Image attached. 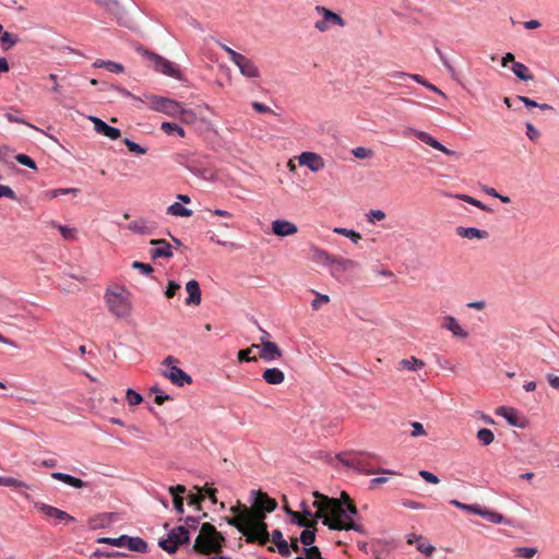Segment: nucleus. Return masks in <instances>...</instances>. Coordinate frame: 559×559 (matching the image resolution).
<instances>
[{"mask_svg":"<svg viewBox=\"0 0 559 559\" xmlns=\"http://www.w3.org/2000/svg\"><path fill=\"white\" fill-rule=\"evenodd\" d=\"M254 496L251 507H247L241 502L230 508L231 518H226V522L236 527L249 544L258 543L266 545L270 540L267 525L264 522L265 514L273 512L277 508L275 499L269 497L263 491H252Z\"/></svg>","mask_w":559,"mask_h":559,"instance_id":"obj_1","label":"nucleus"},{"mask_svg":"<svg viewBox=\"0 0 559 559\" xmlns=\"http://www.w3.org/2000/svg\"><path fill=\"white\" fill-rule=\"evenodd\" d=\"M313 496L316 497L313 507L318 509L314 516L317 519L323 518L324 525L335 531L354 530L362 533L361 526L356 524L353 520L349 518L348 520L342 519L345 514V510L338 499L329 498L318 491H314Z\"/></svg>","mask_w":559,"mask_h":559,"instance_id":"obj_2","label":"nucleus"},{"mask_svg":"<svg viewBox=\"0 0 559 559\" xmlns=\"http://www.w3.org/2000/svg\"><path fill=\"white\" fill-rule=\"evenodd\" d=\"M108 310L117 318H128L131 314V293L123 286L108 288L105 293Z\"/></svg>","mask_w":559,"mask_h":559,"instance_id":"obj_3","label":"nucleus"},{"mask_svg":"<svg viewBox=\"0 0 559 559\" xmlns=\"http://www.w3.org/2000/svg\"><path fill=\"white\" fill-rule=\"evenodd\" d=\"M224 537L214 525L204 523L201 526L200 534L193 545V550L203 555L218 552L222 548Z\"/></svg>","mask_w":559,"mask_h":559,"instance_id":"obj_4","label":"nucleus"},{"mask_svg":"<svg viewBox=\"0 0 559 559\" xmlns=\"http://www.w3.org/2000/svg\"><path fill=\"white\" fill-rule=\"evenodd\" d=\"M177 362H178L177 358H175L174 356H167L164 359V361L162 362V365L164 367L162 370L163 376L165 378H167L168 380H170V382L173 384L178 385V386L191 384L192 378L187 372H185L182 369L177 367L176 366Z\"/></svg>","mask_w":559,"mask_h":559,"instance_id":"obj_5","label":"nucleus"},{"mask_svg":"<svg viewBox=\"0 0 559 559\" xmlns=\"http://www.w3.org/2000/svg\"><path fill=\"white\" fill-rule=\"evenodd\" d=\"M312 260L316 263H321L323 265H334L337 271H347L354 267V261L349 259L336 258L330 254L328 251L320 249L318 247H312Z\"/></svg>","mask_w":559,"mask_h":559,"instance_id":"obj_6","label":"nucleus"},{"mask_svg":"<svg viewBox=\"0 0 559 559\" xmlns=\"http://www.w3.org/2000/svg\"><path fill=\"white\" fill-rule=\"evenodd\" d=\"M314 11L322 16L321 20L314 23V28L320 33H325L333 26L344 27L346 25L345 20L340 14L323 5H317Z\"/></svg>","mask_w":559,"mask_h":559,"instance_id":"obj_7","label":"nucleus"},{"mask_svg":"<svg viewBox=\"0 0 559 559\" xmlns=\"http://www.w3.org/2000/svg\"><path fill=\"white\" fill-rule=\"evenodd\" d=\"M190 539L186 526H178L171 530L166 539L159 542V546L168 554H175L180 545L187 544Z\"/></svg>","mask_w":559,"mask_h":559,"instance_id":"obj_8","label":"nucleus"},{"mask_svg":"<svg viewBox=\"0 0 559 559\" xmlns=\"http://www.w3.org/2000/svg\"><path fill=\"white\" fill-rule=\"evenodd\" d=\"M139 51H141L143 56H145L152 62V66L156 71L175 79L180 78L179 69L171 61L163 58L159 55L144 50L142 48L139 49Z\"/></svg>","mask_w":559,"mask_h":559,"instance_id":"obj_9","label":"nucleus"},{"mask_svg":"<svg viewBox=\"0 0 559 559\" xmlns=\"http://www.w3.org/2000/svg\"><path fill=\"white\" fill-rule=\"evenodd\" d=\"M151 108L155 111L163 112L167 116L177 118L182 112V106L180 103L163 97V96H151Z\"/></svg>","mask_w":559,"mask_h":559,"instance_id":"obj_10","label":"nucleus"},{"mask_svg":"<svg viewBox=\"0 0 559 559\" xmlns=\"http://www.w3.org/2000/svg\"><path fill=\"white\" fill-rule=\"evenodd\" d=\"M374 455L371 454V453H365V454H355V466L354 468L366 474V475H371V474H377V473H382V474H388V475H396V473L394 471H391V469H380V471H376L373 468H369V463H368V459L370 457H373Z\"/></svg>","mask_w":559,"mask_h":559,"instance_id":"obj_11","label":"nucleus"},{"mask_svg":"<svg viewBox=\"0 0 559 559\" xmlns=\"http://www.w3.org/2000/svg\"><path fill=\"white\" fill-rule=\"evenodd\" d=\"M258 348H260V358L265 361H273L283 356L281 348L270 340H262V344Z\"/></svg>","mask_w":559,"mask_h":559,"instance_id":"obj_12","label":"nucleus"},{"mask_svg":"<svg viewBox=\"0 0 559 559\" xmlns=\"http://www.w3.org/2000/svg\"><path fill=\"white\" fill-rule=\"evenodd\" d=\"M35 507L38 509L39 512H41L47 518H52L58 520L59 522L64 521H74V518L67 513L66 511H62L58 508H55L52 506L46 504V503H35Z\"/></svg>","mask_w":559,"mask_h":559,"instance_id":"obj_13","label":"nucleus"},{"mask_svg":"<svg viewBox=\"0 0 559 559\" xmlns=\"http://www.w3.org/2000/svg\"><path fill=\"white\" fill-rule=\"evenodd\" d=\"M298 160L301 166L308 167L311 171H319L324 167L323 158L317 153L304 152Z\"/></svg>","mask_w":559,"mask_h":559,"instance_id":"obj_14","label":"nucleus"},{"mask_svg":"<svg viewBox=\"0 0 559 559\" xmlns=\"http://www.w3.org/2000/svg\"><path fill=\"white\" fill-rule=\"evenodd\" d=\"M128 229L134 234L151 235L156 229V224L144 217H139L128 225Z\"/></svg>","mask_w":559,"mask_h":559,"instance_id":"obj_15","label":"nucleus"},{"mask_svg":"<svg viewBox=\"0 0 559 559\" xmlns=\"http://www.w3.org/2000/svg\"><path fill=\"white\" fill-rule=\"evenodd\" d=\"M90 120L94 124V130L103 134L110 140H117L121 136V132L119 129L108 126L106 122H104L102 119L97 117H90Z\"/></svg>","mask_w":559,"mask_h":559,"instance_id":"obj_16","label":"nucleus"},{"mask_svg":"<svg viewBox=\"0 0 559 559\" xmlns=\"http://www.w3.org/2000/svg\"><path fill=\"white\" fill-rule=\"evenodd\" d=\"M414 135L421 142L426 143L427 145L433 147L435 150H438L445 155L454 156L456 155V152L447 148L443 144H441L439 141H437L435 138H432L429 133L425 131L415 130Z\"/></svg>","mask_w":559,"mask_h":559,"instance_id":"obj_17","label":"nucleus"},{"mask_svg":"<svg viewBox=\"0 0 559 559\" xmlns=\"http://www.w3.org/2000/svg\"><path fill=\"white\" fill-rule=\"evenodd\" d=\"M152 246H155L154 249L151 250V257L153 259L158 258H171L173 257V247L165 239H152L150 242Z\"/></svg>","mask_w":559,"mask_h":559,"instance_id":"obj_18","label":"nucleus"},{"mask_svg":"<svg viewBox=\"0 0 559 559\" xmlns=\"http://www.w3.org/2000/svg\"><path fill=\"white\" fill-rule=\"evenodd\" d=\"M272 231L280 237L293 236L298 231V227L285 219H275L272 222Z\"/></svg>","mask_w":559,"mask_h":559,"instance_id":"obj_19","label":"nucleus"},{"mask_svg":"<svg viewBox=\"0 0 559 559\" xmlns=\"http://www.w3.org/2000/svg\"><path fill=\"white\" fill-rule=\"evenodd\" d=\"M236 66L238 67L240 73L243 76L249 78V79L260 78V71H259L258 67L251 59L247 58L246 56H242L238 60Z\"/></svg>","mask_w":559,"mask_h":559,"instance_id":"obj_20","label":"nucleus"},{"mask_svg":"<svg viewBox=\"0 0 559 559\" xmlns=\"http://www.w3.org/2000/svg\"><path fill=\"white\" fill-rule=\"evenodd\" d=\"M186 290L188 293V297L186 298L185 304L187 306H199L201 304V288L200 284L195 280H191L186 284Z\"/></svg>","mask_w":559,"mask_h":559,"instance_id":"obj_21","label":"nucleus"},{"mask_svg":"<svg viewBox=\"0 0 559 559\" xmlns=\"http://www.w3.org/2000/svg\"><path fill=\"white\" fill-rule=\"evenodd\" d=\"M455 231L459 237L466 239H487L489 236L487 230L476 227L459 226L456 227Z\"/></svg>","mask_w":559,"mask_h":559,"instance_id":"obj_22","label":"nucleus"},{"mask_svg":"<svg viewBox=\"0 0 559 559\" xmlns=\"http://www.w3.org/2000/svg\"><path fill=\"white\" fill-rule=\"evenodd\" d=\"M93 1L97 5L105 8L107 10V12H109L117 19H120L124 13L123 7L121 5L119 0H93Z\"/></svg>","mask_w":559,"mask_h":559,"instance_id":"obj_23","label":"nucleus"},{"mask_svg":"<svg viewBox=\"0 0 559 559\" xmlns=\"http://www.w3.org/2000/svg\"><path fill=\"white\" fill-rule=\"evenodd\" d=\"M496 414L503 417L511 426L523 427L519 420L518 412L513 407L500 406L496 409Z\"/></svg>","mask_w":559,"mask_h":559,"instance_id":"obj_24","label":"nucleus"},{"mask_svg":"<svg viewBox=\"0 0 559 559\" xmlns=\"http://www.w3.org/2000/svg\"><path fill=\"white\" fill-rule=\"evenodd\" d=\"M442 328L451 331L455 337L466 338L468 336L467 331L464 330L459 324L457 320L452 316H448L444 318V323L442 324Z\"/></svg>","mask_w":559,"mask_h":559,"instance_id":"obj_25","label":"nucleus"},{"mask_svg":"<svg viewBox=\"0 0 559 559\" xmlns=\"http://www.w3.org/2000/svg\"><path fill=\"white\" fill-rule=\"evenodd\" d=\"M187 491L183 485L169 487V492L173 496L174 508L178 513H183V495Z\"/></svg>","mask_w":559,"mask_h":559,"instance_id":"obj_26","label":"nucleus"},{"mask_svg":"<svg viewBox=\"0 0 559 559\" xmlns=\"http://www.w3.org/2000/svg\"><path fill=\"white\" fill-rule=\"evenodd\" d=\"M263 380L273 385L282 384L285 380V374L278 368H267L262 374Z\"/></svg>","mask_w":559,"mask_h":559,"instance_id":"obj_27","label":"nucleus"},{"mask_svg":"<svg viewBox=\"0 0 559 559\" xmlns=\"http://www.w3.org/2000/svg\"><path fill=\"white\" fill-rule=\"evenodd\" d=\"M407 543L409 545L415 544L418 551L425 554L426 556H431L435 552V547L431 545H426L424 543L423 536L416 534H409L407 536Z\"/></svg>","mask_w":559,"mask_h":559,"instance_id":"obj_28","label":"nucleus"},{"mask_svg":"<svg viewBox=\"0 0 559 559\" xmlns=\"http://www.w3.org/2000/svg\"><path fill=\"white\" fill-rule=\"evenodd\" d=\"M272 542L276 545L278 552L284 556H290V549L288 543L283 538V534L280 530H274L270 535Z\"/></svg>","mask_w":559,"mask_h":559,"instance_id":"obj_29","label":"nucleus"},{"mask_svg":"<svg viewBox=\"0 0 559 559\" xmlns=\"http://www.w3.org/2000/svg\"><path fill=\"white\" fill-rule=\"evenodd\" d=\"M51 477L56 480H60L69 486L74 487V488H83L85 486V483L82 479L73 477L69 474L55 472L51 474Z\"/></svg>","mask_w":559,"mask_h":559,"instance_id":"obj_30","label":"nucleus"},{"mask_svg":"<svg viewBox=\"0 0 559 559\" xmlns=\"http://www.w3.org/2000/svg\"><path fill=\"white\" fill-rule=\"evenodd\" d=\"M124 547L132 551L145 552L147 550V544L140 537H130L126 535Z\"/></svg>","mask_w":559,"mask_h":559,"instance_id":"obj_31","label":"nucleus"},{"mask_svg":"<svg viewBox=\"0 0 559 559\" xmlns=\"http://www.w3.org/2000/svg\"><path fill=\"white\" fill-rule=\"evenodd\" d=\"M93 67L94 68H104L107 71L114 72V73H122L124 71V68H123V66L121 63H118V62H115V61H111V60L97 59L93 63Z\"/></svg>","mask_w":559,"mask_h":559,"instance_id":"obj_32","label":"nucleus"},{"mask_svg":"<svg viewBox=\"0 0 559 559\" xmlns=\"http://www.w3.org/2000/svg\"><path fill=\"white\" fill-rule=\"evenodd\" d=\"M512 71L513 73L520 79V80H523V81H532L534 79L533 74L531 73L530 69L524 64V63H521V62H514V64H512Z\"/></svg>","mask_w":559,"mask_h":559,"instance_id":"obj_33","label":"nucleus"},{"mask_svg":"<svg viewBox=\"0 0 559 559\" xmlns=\"http://www.w3.org/2000/svg\"><path fill=\"white\" fill-rule=\"evenodd\" d=\"M160 130L167 135H178L180 138L186 135L185 130L179 124L174 122H162Z\"/></svg>","mask_w":559,"mask_h":559,"instance_id":"obj_34","label":"nucleus"},{"mask_svg":"<svg viewBox=\"0 0 559 559\" xmlns=\"http://www.w3.org/2000/svg\"><path fill=\"white\" fill-rule=\"evenodd\" d=\"M167 214L177 217H190L192 215V211L182 206L180 203L175 202L167 207Z\"/></svg>","mask_w":559,"mask_h":559,"instance_id":"obj_35","label":"nucleus"},{"mask_svg":"<svg viewBox=\"0 0 559 559\" xmlns=\"http://www.w3.org/2000/svg\"><path fill=\"white\" fill-rule=\"evenodd\" d=\"M400 366L401 368L407 369L409 371H417L425 367V362L413 356L408 359H402L400 361Z\"/></svg>","mask_w":559,"mask_h":559,"instance_id":"obj_36","label":"nucleus"},{"mask_svg":"<svg viewBox=\"0 0 559 559\" xmlns=\"http://www.w3.org/2000/svg\"><path fill=\"white\" fill-rule=\"evenodd\" d=\"M0 486L12 487L17 490L29 488V486L26 483L8 476H0Z\"/></svg>","mask_w":559,"mask_h":559,"instance_id":"obj_37","label":"nucleus"},{"mask_svg":"<svg viewBox=\"0 0 559 559\" xmlns=\"http://www.w3.org/2000/svg\"><path fill=\"white\" fill-rule=\"evenodd\" d=\"M111 518H112L111 513L99 514V515L91 519L90 526L93 530H97V528L104 527V526H106L107 524L110 523Z\"/></svg>","mask_w":559,"mask_h":559,"instance_id":"obj_38","label":"nucleus"},{"mask_svg":"<svg viewBox=\"0 0 559 559\" xmlns=\"http://www.w3.org/2000/svg\"><path fill=\"white\" fill-rule=\"evenodd\" d=\"M478 515L483 516L484 519L488 520L489 522L500 524L503 522L504 518L502 514L493 511H489L487 509H483L479 507Z\"/></svg>","mask_w":559,"mask_h":559,"instance_id":"obj_39","label":"nucleus"},{"mask_svg":"<svg viewBox=\"0 0 559 559\" xmlns=\"http://www.w3.org/2000/svg\"><path fill=\"white\" fill-rule=\"evenodd\" d=\"M51 226L59 229V231L61 233L63 239H66V240H76V238H78L76 229L68 227V226L59 225V224H57L55 222H51Z\"/></svg>","mask_w":559,"mask_h":559,"instance_id":"obj_40","label":"nucleus"},{"mask_svg":"<svg viewBox=\"0 0 559 559\" xmlns=\"http://www.w3.org/2000/svg\"><path fill=\"white\" fill-rule=\"evenodd\" d=\"M409 78L412 80H414L415 82L419 83L420 85L425 86L426 88H428L429 91H432L443 97H447L445 94L439 90L436 85L431 84L430 82H428L426 79H424L421 75L419 74H414V75H409Z\"/></svg>","mask_w":559,"mask_h":559,"instance_id":"obj_41","label":"nucleus"},{"mask_svg":"<svg viewBox=\"0 0 559 559\" xmlns=\"http://www.w3.org/2000/svg\"><path fill=\"white\" fill-rule=\"evenodd\" d=\"M0 35H1L0 40L3 45L4 50H8L9 48L14 46L19 41L17 35H15L13 33L2 31V33Z\"/></svg>","mask_w":559,"mask_h":559,"instance_id":"obj_42","label":"nucleus"},{"mask_svg":"<svg viewBox=\"0 0 559 559\" xmlns=\"http://www.w3.org/2000/svg\"><path fill=\"white\" fill-rule=\"evenodd\" d=\"M477 439L483 445H489L495 440V435L490 429L481 428L477 431Z\"/></svg>","mask_w":559,"mask_h":559,"instance_id":"obj_43","label":"nucleus"},{"mask_svg":"<svg viewBox=\"0 0 559 559\" xmlns=\"http://www.w3.org/2000/svg\"><path fill=\"white\" fill-rule=\"evenodd\" d=\"M333 231L337 235H342L344 237L349 238L355 243H357L361 239V235L353 229L335 227Z\"/></svg>","mask_w":559,"mask_h":559,"instance_id":"obj_44","label":"nucleus"},{"mask_svg":"<svg viewBox=\"0 0 559 559\" xmlns=\"http://www.w3.org/2000/svg\"><path fill=\"white\" fill-rule=\"evenodd\" d=\"M454 198L456 199H460L462 201H465L483 211H486V212H489L491 211L487 205H485L484 203H481L479 200H476L467 194H455Z\"/></svg>","mask_w":559,"mask_h":559,"instance_id":"obj_45","label":"nucleus"},{"mask_svg":"<svg viewBox=\"0 0 559 559\" xmlns=\"http://www.w3.org/2000/svg\"><path fill=\"white\" fill-rule=\"evenodd\" d=\"M514 552L518 558L532 559L537 554V549L534 547H518Z\"/></svg>","mask_w":559,"mask_h":559,"instance_id":"obj_46","label":"nucleus"},{"mask_svg":"<svg viewBox=\"0 0 559 559\" xmlns=\"http://www.w3.org/2000/svg\"><path fill=\"white\" fill-rule=\"evenodd\" d=\"M518 99L522 102L526 107H538L542 110H554L552 106L548 104H538L526 96H518Z\"/></svg>","mask_w":559,"mask_h":559,"instance_id":"obj_47","label":"nucleus"},{"mask_svg":"<svg viewBox=\"0 0 559 559\" xmlns=\"http://www.w3.org/2000/svg\"><path fill=\"white\" fill-rule=\"evenodd\" d=\"M124 540H126V535H121L120 537H117V538L100 537L97 539V543L107 544V545L115 546V547H124Z\"/></svg>","mask_w":559,"mask_h":559,"instance_id":"obj_48","label":"nucleus"},{"mask_svg":"<svg viewBox=\"0 0 559 559\" xmlns=\"http://www.w3.org/2000/svg\"><path fill=\"white\" fill-rule=\"evenodd\" d=\"M126 399L130 406H136L143 402V397L141 394L135 392L132 389H128L126 392Z\"/></svg>","mask_w":559,"mask_h":559,"instance_id":"obj_49","label":"nucleus"},{"mask_svg":"<svg viewBox=\"0 0 559 559\" xmlns=\"http://www.w3.org/2000/svg\"><path fill=\"white\" fill-rule=\"evenodd\" d=\"M302 513H304V516H301L298 521H297V524L299 526H302V527H306V530H309V528H314L317 522L316 521H310L308 518L309 516H312V513L309 511V510H306L304 509L302 510Z\"/></svg>","mask_w":559,"mask_h":559,"instance_id":"obj_50","label":"nucleus"},{"mask_svg":"<svg viewBox=\"0 0 559 559\" xmlns=\"http://www.w3.org/2000/svg\"><path fill=\"white\" fill-rule=\"evenodd\" d=\"M316 540V533H314V530H304L301 535H300V542L305 545V546H312V544L314 543Z\"/></svg>","mask_w":559,"mask_h":559,"instance_id":"obj_51","label":"nucleus"},{"mask_svg":"<svg viewBox=\"0 0 559 559\" xmlns=\"http://www.w3.org/2000/svg\"><path fill=\"white\" fill-rule=\"evenodd\" d=\"M312 293L316 295V299L311 302L313 310H319L322 304H328L330 301V297L328 295L320 294L316 290H312Z\"/></svg>","mask_w":559,"mask_h":559,"instance_id":"obj_52","label":"nucleus"},{"mask_svg":"<svg viewBox=\"0 0 559 559\" xmlns=\"http://www.w3.org/2000/svg\"><path fill=\"white\" fill-rule=\"evenodd\" d=\"M199 493H193L188 497V503L190 506H195L200 509L201 502L204 500L203 488L195 487Z\"/></svg>","mask_w":559,"mask_h":559,"instance_id":"obj_53","label":"nucleus"},{"mask_svg":"<svg viewBox=\"0 0 559 559\" xmlns=\"http://www.w3.org/2000/svg\"><path fill=\"white\" fill-rule=\"evenodd\" d=\"M180 288H181V286L177 282L168 281L167 287L165 290L166 298H168V299L174 298L177 295V293L180 290Z\"/></svg>","mask_w":559,"mask_h":559,"instance_id":"obj_54","label":"nucleus"},{"mask_svg":"<svg viewBox=\"0 0 559 559\" xmlns=\"http://www.w3.org/2000/svg\"><path fill=\"white\" fill-rule=\"evenodd\" d=\"M151 392L155 394V403L157 405H163L166 401L171 400V397L157 388L156 385L151 389Z\"/></svg>","mask_w":559,"mask_h":559,"instance_id":"obj_55","label":"nucleus"},{"mask_svg":"<svg viewBox=\"0 0 559 559\" xmlns=\"http://www.w3.org/2000/svg\"><path fill=\"white\" fill-rule=\"evenodd\" d=\"M123 142L130 152L135 153L138 155H144L147 151L145 147H142L141 145L136 144L135 142L129 139H124Z\"/></svg>","mask_w":559,"mask_h":559,"instance_id":"obj_56","label":"nucleus"},{"mask_svg":"<svg viewBox=\"0 0 559 559\" xmlns=\"http://www.w3.org/2000/svg\"><path fill=\"white\" fill-rule=\"evenodd\" d=\"M259 345L257 344H253L251 345V347L247 348V349H241L238 352V360L240 362H243V361H254L257 358L255 357H250L249 354L251 353V350L253 348H258Z\"/></svg>","mask_w":559,"mask_h":559,"instance_id":"obj_57","label":"nucleus"},{"mask_svg":"<svg viewBox=\"0 0 559 559\" xmlns=\"http://www.w3.org/2000/svg\"><path fill=\"white\" fill-rule=\"evenodd\" d=\"M120 556H123L122 552H119V551H104V550H100V549H96L92 555H91V559H96V558H100V557H106V558H110V557H120Z\"/></svg>","mask_w":559,"mask_h":559,"instance_id":"obj_58","label":"nucleus"},{"mask_svg":"<svg viewBox=\"0 0 559 559\" xmlns=\"http://www.w3.org/2000/svg\"><path fill=\"white\" fill-rule=\"evenodd\" d=\"M526 135L531 141H538L540 138V132L533 126L531 122H526Z\"/></svg>","mask_w":559,"mask_h":559,"instance_id":"obj_59","label":"nucleus"},{"mask_svg":"<svg viewBox=\"0 0 559 559\" xmlns=\"http://www.w3.org/2000/svg\"><path fill=\"white\" fill-rule=\"evenodd\" d=\"M385 218V213L381 210H371L367 214V221L369 223H374L376 221H382Z\"/></svg>","mask_w":559,"mask_h":559,"instance_id":"obj_60","label":"nucleus"},{"mask_svg":"<svg viewBox=\"0 0 559 559\" xmlns=\"http://www.w3.org/2000/svg\"><path fill=\"white\" fill-rule=\"evenodd\" d=\"M353 154H354L355 157L364 159V158L371 157L373 153L369 148H366V147H362V146H358V147L353 150Z\"/></svg>","mask_w":559,"mask_h":559,"instance_id":"obj_61","label":"nucleus"},{"mask_svg":"<svg viewBox=\"0 0 559 559\" xmlns=\"http://www.w3.org/2000/svg\"><path fill=\"white\" fill-rule=\"evenodd\" d=\"M15 159L21 164V165H24L26 167H29L32 169H35L36 168V164L35 162L27 155L25 154H17L15 156Z\"/></svg>","mask_w":559,"mask_h":559,"instance_id":"obj_62","label":"nucleus"},{"mask_svg":"<svg viewBox=\"0 0 559 559\" xmlns=\"http://www.w3.org/2000/svg\"><path fill=\"white\" fill-rule=\"evenodd\" d=\"M221 48L227 52V55L229 56V59L236 64L238 62V60L243 56L237 51H235L234 49H231L230 47L226 46L225 44H219Z\"/></svg>","mask_w":559,"mask_h":559,"instance_id":"obj_63","label":"nucleus"},{"mask_svg":"<svg viewBox=\"0 0 559 559\" xmlns=\"http://www.w3.org/2000/svg\"><path fill=\"white\" fill-rule=\"evenodd\" d=\"M419 475L427 483H430V484H433V485H437L440 481L437 475H435L433 473L428 472V471H420Z\"/></svg>","mask_w":559,"mask_h":559,"instance_id":"obj_64","label":"nucleus"}]
</instances>
